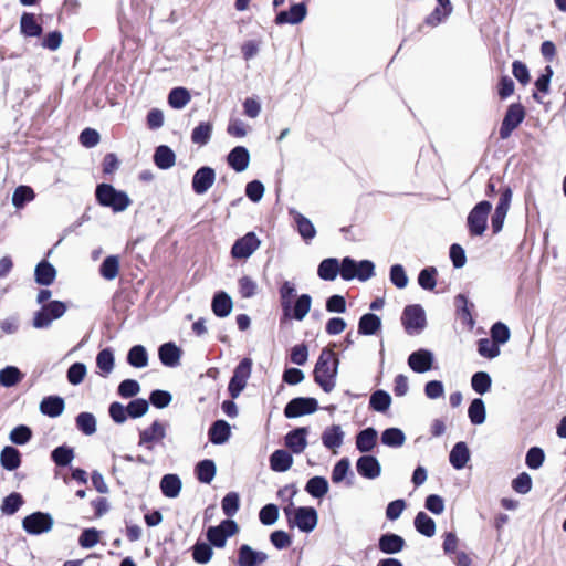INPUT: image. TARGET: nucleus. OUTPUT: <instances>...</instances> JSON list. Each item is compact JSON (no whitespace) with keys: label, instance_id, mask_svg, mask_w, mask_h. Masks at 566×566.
Segmentation results:
<instances>
[{"label":"nucleus","instance_id":"59","mask_svg":"<svg viewBox=\"0 0 566 566\" xmlns=\"http://www.w3.org/2000/svg\"><path fill=\"white\" fill-rule=\"evenodd\" d=\"M510 336H511V332H510L509 327L502 322H496L491 327V338L497 345H502V344H505L506 342H509Z\"/></svg>","mask_w":566,"mask_h":566},{"label":"nucleus","instance_id":"2","mask_svg":"<svg viewBox=\"0 0 566 566\" xmlns=\"http://www.w3.org/2000/svg\"><path fill=\"white\" fill-rule=\"evenodd\" d=\"M95 196L101 206L109 208L115 213L125 211L132 205L127 192L118 190L109 184H99L96 187Z\"/></svg>","mask_w":566,"mask_h":566},{"label":"nucleus","instance_id":"1","mask_svg":"<svg viewBox=\"0 0 566 566\" xmlns=\"http://www.w3.org/2000/svg\"><path fill=\"white\" fill-rule=\"evenodd\" d=\"M338 359L336 354L324 348L314 367V380L325 391L331 392L336 386Z\"/></svg>","mask_w":566,"mask_h":566},{"label":"nucleus","instance_id":"57","mask_svg":"<svg viewBox=\"0 0 566 566\" xmlns=\"http://www.w3.org/2000/svg\"><path fill=\"white\" fill-rule=\"evenodd\" d=\"M213 551L207 543H196L192 548V557L198 564H207L210 562Z\"/></svg>","mask_w":566,"mask_h":566},{"label":"nucleus","instance_id":"10","mask_svg":"<svg viewBox=\"0 0 566 566\" xmlns=\"http://www.w3.org/2000/svg\"><path fill=\"white\" fill-rule=\"evenodd\" d=\"M239 532V526L233 520H224L218 526H211L207 531L208 541L216 547L226 546L227 539Z\"/></svg>","mask_w":566,"mask_h":566},{"label":"nucleus","instance_id":"24","mask_svg":"<svg viewBox=\"0 0 566 566\" xmlns=\"http://www.w3.org/2000/svg\"><path fill=\"white\" fill-rule=\"evenodd\" d=\"M469 460L470 451L467 443L463 441L455 443L449 454L451 465L457 470H461L467 465Z\"/></svg>","mask_w":566,"mask_h":566},{"label":"nucleus","instance_id":"21","mask_svg":"<svg viewBox=\"0 0 566 566\" xmlns=\"http://www.w3.org/2000/svg\"><path fill=\"white\" fill-rule=\"evenodd\" d=\"M290 214L292 216L293 221L296 224L300 235L305 241L313 240L316 235V229L312 221L302 213H300L298 211H296L295 209H291Z\"/></svg>","mask_w":566,"mask_h":566},{"label":"nucleus","instance_id":"37","mask_svg":"<svg viewBox=\"0 0 566 566\" xmlns=\"http://www.w3.org/2000/svg\"><path fill=\"white\" fill-rule=\"evenodd\" d=\"M216 464L212 460L206 459L196 465V474L201 483L209 484L216 476Z\"/></svg>","mask_w":566,"mask_h":566},{"label":"nucleus","instance_id":"33","mask_svg":"<svg viewBox=\"0 0 566 566\" xmlns=\"http://www.w3.org/2000/svg\"><path fill=\"white\" fill-rule=\"evenodd\" d=\"M452 11H447L444 8L436 7L432 12L423 20L418 27V32H424V28H436L441 24Z\"/></svg>","mask_w":566,"mask_h":566},{"label":"nucleus","instance_id":"27","mask_svg":"<svg viewBox=\"0 0 566 566\" xmlns=\"http://www.w3.org/2000/svg\"><path fill=\"white\" fill-rule=\"evenodd\" d=\"M381 328V319L378 315L373 313L364 314L359 318L358 333L361 335H375Z\"/></svg>","mask_w":566,"mask_h":566},{"label":"nucleus","instance_id":"22","mask_svg":"<svg viewBox=\"0 0 566 566\" xmlns=\"http://www.w3.org/2000/svg\"><path fill=\"white\" fill-rule=\"evenodd\" d=\"M158 356L163 365L176 367L180 363L181 350L174 343H165L159 347Z\"/></svg>","mask_w":566,"mask_h":566},{"label":"nucleus","instance_id":"60","mask_svg":"<svg viewBox=\"0 0 566 566\" xmlns=\"http://www.w3.org/2000/svg\"><path fill=\"white\" fill-rule=\"evenodd\" d=\"M86 366L83 363L73 364L67 370V380L72 385H80L86 376Z\"/></svg>","mask_w":566,"mask_h":566},{"label":"nucleus","instance_id":"34","mask_svg":"<svg viewBox=\"0 0 566 566\" xmlns=\"http://www.w3.org/2000/svg\"><path fill=\"white\" fill-rule=\"evenodd\" d=\"M40 410L43 415L57 417L64 410V400L60 397H46L41 401Z\"/></svg>","mask_w":566,"mask_h":566},{"label":"nucleus","instance_id":"13","mask_svg":"<svg viewBox=\"0 0 566 566\" xmlns=\"http://www.w3.org/2000/svg\"><path fill=\"white\" fill-rule=\"evenodd\" d=\"M318 408V402L315 398L297 397L292 399L284 409V415L290 418H298L314 413Z\"/></svg>","mask_w":566,"mask_h":566},{"label":"nucleus","instance_id":"45","mask_svg":"<svg viewBox=\"0 0 566 566\" xmlns=\"http://www.w3.org/2000/svg\"><path fill=\"white\" fill-rule=\"evenodd\" d=\"M1 464L7 470H15L20 465V453L12 447H6L1 452Z\"/></svg>","mask_w":566,"mask_h":566},{"label":"nucleus","instance_id":"44","mask_svg":"<svg viewBox=\"0 0 566 566\" xmlns=\"http://www.w3.org/2000/svg\"><path fill=\"white\" fill-rule=\"evenodd\" d=\"M114 354L111 349L105 348L97 354L96 365L103 376L109 375L114 369Z\"/></svg>","mask_w":566,"mask_h":566},{"label":"nucleus","instance_id":"56","mask_svg":"<svg viewBox=\"0 0 566 566\" xmlns=\"http://www.w3.org/2000/svg\"><path fill=\"white\" fill-rule=\"evenodd\" d=\"M545 460V453L539 447H532L526 453L525 463L532 470L539 469Z\"/></svg>","mask_w":566,"mask_h":566},{"label":"nucleus","instance_id":"28","mask_svg":"<svg viewBox=\"0 0 566 566\" xmlns=\"http://www.w3.org/2000/svg\"><path fill=\"white\" fill-rule=\"evenodd\" d=\"M181 486V480L177 474H166L161 478L160 490L166 497H177L180 494Z\"/></svg>","mask_w":566,"mask_h":566},{"label":"nucleus","instance_id":"35","mask_svg":"<svg viewBox=\"0 0 566 566\" xmlns=\"http://www.w3.org/2000/svg\"><path fill=\"white\" fill-rule=\"evenodd\" d=\"M413 523L420 534L427 537H432L436 534V523L427 513L419 512Z\"/></svg>","mask_w":566,"mask_h":566},{"label":"nucleus","instance_id":"23","mask_svg":"<svg viewBox=\"0 0 566 566\" xmlns=\"http://www.w3.org/2000/svg\"><path fill=\"white\" fill-rule=\"evenodd\" d=\"M56 277L55 268L48 261L39 262L34 270L35 282L40 285H51Z\"/></svg>","mask_w":566,"mask_h":566},{"label":"nucleus","instance_id":"5","mask_svg":"<svg viewBox=\"0 0 566 566\" xmlns=\"http://www.w3.org/2000/svg\"><path fill=\"white\" fill-rule=\"evenodd\" d=\"M401 324L409 335L420 333L427 324L426 314L421 305H407L401 315Z\"/></svg>","mask_w":566,"mask_h":566},{"label":"nucleus","instance_id":"47","mask_svg":"<svg viewBox=\"0 0 566 566\" xmlns=\"http://www.w3.org/2000/svg\"><path fill=\"white\" fill-rule=\"evenodd\" d=\"M478 353L484 358L493 359L500 355V347L492 338H480Z\"/></svg>","mask_w":566,"mask_h":566},{"label":"nucleus","instance_id":"32","mask_svg":"<svg viewBox=\"0 0 566 566\" xmlns=\"http://www.w3.org/2000/svg\"><path fill=\"white\" fill-rule=\"evenodd\" d=\"M377 442V432L373 427H367V429L359 432L356 436V448L360 452H369L376 446Z\"/></svg>","mask_w":566,"mask_h":566},{"label":"nucleus","instance_id":"46","mask_svg":"<svg viewBox=\"0 0 566 566\" xmlns=\"http://www.w3.org/2000/svg\"><path fill=\"white\" fill-rule=\"evenodd\" d=\"M468 416L472 422V424H481L485 419V405L481 398H475L472 400L469 409Z\"/></svg>","mask_w":566,"mask_h":566},{"label":"nucleus","instance_id":"20","mask_svg":"<svg viewBox=\"0 0 566 566\" xmlns=\"http://www.w3.org/2000/svg\"><path fill=\"white\" fill-rule=\"evenodd\" d=\"M406 541L398 534L387 533L380 536L378 548L388 555L397 554L403 549Z\"/></svg>","mask_w":566,"mask_h":566},{"label":"nucleus","instance_id":"50","mask_svg":"<svg viewBox=\"0 0 566 566\" xmlns=\"http://www.w3.org/2000/svg\"><path fill=\"white\" fill-rule=\"evenodd\" d=\"M438 271L433 266L426 268L418 275V283L423 290L432 291L437 284Z\"/></svg>","mask_w":566,"mask_h":566},{"label":"nucleus","instance_id":"62","mask_svg":"<svg viewBox=\"0 0 566 566\" xmlns=\"http://www.w3.org/2000/svg\"><path fill=\"white\" fill-rule=\"evenodd\" d=\"M22 503L23 501L21 495L18 493H12L3 500L1 511L8 515L14 514L20 509Z\"/></svg>","mask_w":566,"mask_h":566},{"label":"nucleus","instance_id":"41","mask_svg":"<svg viewBox=\"0 0 566 566\" xmlns=\"http://www.w3.org/2000/svg\"><path fill=\"white\" fill-rule=\"evenodd\" d=\"M101 275L108 281L114 280L119 272V260L115 255L107 256L99 269Z\"/></svg>","mask_w":566,"mask_h":566},{"label":"nucleus","instance_id":"43","mask_svg":"<svg viewBox=\"0 0 566 566\" xmlns=\"http://www.w3.org/2000/svg\"><path fill=\"white\" fill-rule=\"evenodd\" d=\"M305 490L314 497H322L328 491V483L322 476H314L307 481Z\"/></svg>","mask_w":566,"mask_h":566},{"label":"nucleus","instance_id":"49","mask_svg":"<svg viewBox=\"0 0 566 566\" xmlns=\"http://www.w3.org/2000/svg\"><path fill=\"white\" fill-rule=\"evenodd\" d=\"M22 379V374L17 367L8 366L0 370V385L12 387Z\"/></svg>","mask_w":566,"mask_h":566},{"label":"nucleus","instance_id":"54","mask_svg":"<svg viewBox=\"0 0 566 566\" xmlns=\"http://www.w3.org/2000/svg\"><path fill=\"white\" fill-rule=\"evenodd\" d=\"M312 298L308 294H302L293 306V317L297 321L305 318L311 310Z\"/></svg>","mask_w":566,"mask_h":566},{"label":"nucleus","instance_id":"16","mask_svg":"<svg viewBox=\"0 0 566 566\" xmlns=\"http://www.w3.org/2000/svg\"><path fill=\"white\" fill-rule=\"evenodd\" d=\"M433 356L427 349H418L408 357V365L415 373H426L432 368Z\"/></svg>","mask_w":566,"mask_h":566},{"label":"nucleus","instance_id":"14","mask_svg":"<svg viewBox=\"0 0 566 566\" xmlns=\"http://www.w3.org/2000/svg\"><path fill=\"white\" fill-rule=\"evenodd\" d=\"M269 556L262 551H256L248 544H242L238 549V566H262Z\"/></svg>","mask_w":566,"mask_h":566},{"label":"nucleus","instance_id":"39","mask_svg":"<svg viewBox=\"0 0 566 566\" xmlns=\"http://www.w3.org/2000/svg\"><path fill=\"white\" fill-rule=\"evenodd\" d=\"M471 386L476 394L484 395L491 389V376L485 371H478L471 378Z\"/></svg>","mask_w":566,"mask_h":566},{"label":"nucleus","instance_id":"58","mask_svg":"<svg viewBox=\"0 0 566 566\" xmlns=\"http://www.w3.org/2000/svg\"><path fill=\"white\" fill-rule=\"evenodd\" d=\"M455 306L458 316L462 319V322L472 325L473 318L467 296L463 294H458L455 296Z\"/></svg>","mask_w":566,"mask_h":566},{"label":"nucleus","instance_id":"52","mask_svg":"<svg viewBox=\"0 0 566 566\" xmlns=\"http://www.w3.org/2000/svg\"><path fill=\"white\" fill-rule=\"evenodd\" d=\"M381 441L389 447H400L405 441V434L400 429L390 427L382 432Z\"/></svg>","mask_w":566,"mask_h":566},{"label":"nucleus","instance_id":"15","mask_svg":"<svg viewBox=\"0 0 566 566\" xmlns=\"http://www.w3.org/2000/svg\"><path fill=\"white\" fill-rule=\"evenodd\" d=\"M214 180V170L211 167H201L193 175L192 189L197 195H203L212 187Z\"/></svg>","mask_w":566,"mask_h":566},{"label":"nucleus","instance_id":"25","mask_svg":"<svg viewBox=\"0 0 566 566\" xmlns=\"http://www.w3.org/2000/svg\"><path fill=\"white\" fill-rule=\"evenodd\" d=\"M233 307L231 297L226 292H218L213 296L211 308L216 316L227 317Z\"/></svg>","mask_w":566,"mask_h":566},{"label":"nucleus","instance_id":"31","mask_svg":"<svg viewBox=\"0 0 566 566\" xmlns=\"http://www.w3.org/2000/svg\"><path fill=\"white\" fill-rule=\"evenodd\" d=\"M154 163L160 169H169L176 163V155L168 146L161 145L154 154Z\"/></svg>","mask_w":566,"mask_h":566},{"label":"nucleus","instance_id":"64","mask_svg":"<svg viewBox=\"0 0 566 566\" xmlns=\"http://www.w3.org/2000/svg\"><path fill=\"white\" fill-rule=\"evenodd\" d=\"M290 359L293 364L303 366L308 360V349L305 344H297L291 348Z\"/></svg>","mask_w":566,"mask_h":566},{"label":"nucleus","instance_id":"42","mask_svg":"<svg viewBox=\"0 0 566 566\" xmlns=\"http://www.w3.org/2000/svg\"><path fill=\"white\" fill-rule=\"evenodd\" d=\"M190 101L189 92L184 87H176L170 91L168 103L172 108L180 109L185 107Z\"/></svg>","mask_w":566,"mask_h":566},{"label":"nucleus","instance_id":"9","mask_svg":"<svg viewBox=\"0 0 566 566\" xmlns=\"http://www.w3.org/2000/svg\"><path fill=\"white\" fill-rule=\"evenodd\" d=\"M53 517L49 513L35 512L25 516L22 521L23 530L31 535H40L52 530Z\"/></svg>","mask_w":566,"mask_h":566},{"label":"nucleus","instance_id":"19","mask_svg":"<svg viewBox=\"0 0 566 566\" xmlns=\"http://www.w3.org/2000/svg\"><path fill=\"white\" fill-rule=\"evenodd\" d=\"M227 161L234 171L242 172L250 164L249 150L243 146H237L228 154Z\"/></svg>","mask_w":566,"mask_h":566},{"label":"nucleus","instance_id":"51","mask_svg":"<svg viewBox=\"0 0 566 566\" xmlns=\"http://www.w3.org/2000/svg\"><path fill=\"white\" fill-rule=\"evenodd\" d=\"M34 199V191L28 186H19L12 195V203L15 208H22L25 202Z\"/></svg>","mask_w":566,"mask_h":566},{"label":"nucleus","instance_id":"17","mask_svg":"<svg viewBox=\"0 0 566 566\" xmlns=\"http://www.w3.org/2000/svg\"><path fill=\"white\" fill-rule=\"evenodd\" d=\"M356 471L363 478L374 480L380 475L381 467L374 455H361L356 461Z\"/></svg>","mask_w":566,"mask_h":566},{"label":"nucleus","instance_id":"8","mask_svg":"<svg viewBox=\"0 0 566 566\" xmlns=\"http://www.w3.org/2000/svg\"><path fill=\"white\" fill-rule=\"evenodd\" d=\"M491 209L492 205L483 200L470 211L468 216V228L471 235H482L484 233Z\"/></svg>","mask_w":566,"mask_h":566},{"label":"nucleus","instance_id":"12","mask_svg":"<svg viewBox=\"0 0 566 566\" xmlns=\"http://www.w3.org/2000/svg\"><path fill=\"white\" fill-rule=\"evenodd\" d=\"M261 245L260 239L254 232H248L238 239L231 248V256L237 260L250 258Z\"/></svg>","mask_w":566,"mask_h":566},{"label":"nucleus","instance_id":"40","mask_svg":"<svg viewBox=\"0 0 566 566\" xmlns=\"http://www.w3.org/2000/svg\"><path fill=\"white\" fill-rule=\"evenodd\" d=\"M391 403V397L385 390H376L369 399V406L373 410L378 412L386 411Z\"/></svg>","mask_w":566,"mask_h":566},{"label":"nucleus","instance_id":"53","mask_svg":"<svg viewBox=\"0 0 566 566\" xmlns=\"http://www.w3.org/2000/svg\"><path fill=\"white\" fill-rule=\"evenodd\" d=\"M221 507L227 516L232 517L233 515H235L240 507L239 494L235 492L227 493L226 496L222 499Z\"/></svg>","mask_w":566,"mask_h":566},{"label":"nucleus","instance_id":"6","mask_svg":"<svg viewBox=\"0 0 566 566\" xmlns=\"http://www.w3.org/2000/svg\"><path fill=\"white\" fill-rule=\"evenodd\" d=\"M525 107L521 103L511 104L502 120L499 135L501 139H507L513 130H515L525 119Z\"/></svg>","mask_w":566,"mask_h":566},{"label":"nucleus","instance_id":"29","mask_svg":"<svg viewBox=\"0 0 566 566\" xmlns=\"http://www.w3.org/2000/svg\"><path fill=\"white\" fill-rule=\"evenodd\" d=\"M164 437V427H147L140 432V444L150 450L159 443Z\"/></svg>","mask_w":566,"mask_h":566},{"label":"nucleus","instance_id":"18","mask_svg":"<svg viewBox=\"0 0 566 566\" xmlns=\"http://www.w3.org/2000/svg\"><path fill=\"white\" fill-rule=\"evenodd\" d=\"M307 14V8L304 3H295L287 11H281L276 18V24H298Z\"/></svg>","mask_w":566,"mask_h":566},{"label":"nucleus","instance_id":"26","mask_svg":"<svg viewBox=\"0 0 566 566\" xmlns=\"http://www.w3.org/2000/svg\"><path fill=\"white\" fill-rule=\"evenodd\" d=\"M306 436L305 428H297L285 437V444L294 453H301L307 446Z\"/></svg>","mask_w":566,"mask_h":566},{"label":"nucleus","instance_id":"55","mask_svg":"<svg viewBox=\"0 0 566 566\" xmlns=\"http://www.w3.org/2000/svg\"><path fill=\"white\" fill-rule=\"evenodd\" d=\"M239 293L243 298H250L258 293V283L250 276H241L238 280Z\"/></svg>","mask_w":566,"mask_h":566},{"label":"nucleus","instance_id":"48","mask_svg":"<svg viewBox=\"0 0 566 566\" xmlns=\"http://www.w3.org/2000/svg\"><path fill=\"white\" fill-rule=\"evenodd\" d=\"M212 133V125L210 123H200L191 134V140L193 144L203 146L210 138Z\"/></svg>","mask_w":566,"mask_h":566},{"label":"nucleus","instance_id":"38","mask_svg":"<svg viewBox=\"0 0 566 566\" xmlns=\"http://www.w3.org/2000/svg\"><path fill=\"white\" fill-rule=\"evenodd\" d=\"M21 32L25 36H39L42 32L41 25L31 13H23L20 20Z\"/></svg>","mask_w":566,"mask_h":566},{"label":"nucleus","instance_id":"7","mask_svg":"<svg viewBox=\"0 0 566 566\" xmlns=\"http://www.w3.org/2000/svg\"><path fill=\"white\" fill-rule=\"evenodd\" d=\"M66 312V305L60 301H52L42 306L35 313L33 318V326L35 328H45L51 325L54 319L62 317Z\"/></svg>","mask_w":566,"mask_h":566},{"label":"nucleus","instance_id":"4","mask_svg":"<svg viewBox=\"0 0 566 566\" xmlns=\"http://www.w3.org/2000/svg\"><path fill=\"white\" fill-rule=\"evenodd\" d=\"M284 513L287 516L289 524L298 527L302 532H312L317 525V512L313 507H293L291 505L284 509Z\"/></svg>","mask_w":566,"mask_h":566},{"label":"nucleus","instance_id":"11","mask_svg":"<svg viewBox=\"0 0 566 566\" xmlns=\"http://www.w3.org/2000/svg\"><path fill=\"white\" fill-rule=\"evenodd\" d=\"M251 370L252 360L250 358H243L235 367L228 387L232 398L239 397L242 390L245 388L248 379L251 376Z\"/></svg>","mask_w":566,"mask_h":566},{"label":"nucleus","instance_id":"36","mask_svg":"<svg viewBox=\"0 0 566 566\" xmlns=\"http://www.w3.org/2000/svg\"><path fill=\"white\" fill-rule=\"evenodd\" d=\"M127 361L135 368H144L148 365V353L143 345L133 346L127 354Z\"/></svg>","mask_w":566,"mask_h":566},{"label":"nucleus","instance_id":"63","mask_svg":"<svg viewBox=\"0 0 566 566\" xmlns=\"http://www.w3.org/2000/svg\"><path fill=\"white\" fill-rule=\"evenodd\" d=\"M259 518L264 525H273L279 518V509L275 504H266L259 513Z\"/></svg>","mask_w":566,"mask_h":566},{"label":"nucleus","instance_id":"3","mask_svg":"<svg viewBox=\"0 0 566 566\" xmlns=\"http://www.w3.org/2000/svg\"><path fill=\"white\" fill-rule=\"evenodd\" d=\"M340 273L344 280L354 279V261L349 258L343 260L339 266L338 260L334 258L325 259L318 265L317 274L322 280L333 281Z\"/></svg>","mask_w":566,"mask_h":566},{"label":"nucleus","instance_id":"30","mask_svg":"<svg viewBox=\"0 0 566 566\" xmlns=\"http://www.w3.org/2000/svg\"><path fill=\"white\" fill-rule=\"evenodd\" d=\"M293 464L292 455L285 450H276L270 457V467L275 472H285Z\"/></svg>","mask_w":566,"mask_h":566},{"label":"nucleus","instance_id":"61","mask_svg":"<svg viewBox=\"0 0 566 566\" xmlns=\"http://www.w3.org/2000/svg\"><path fill=\"white\" fill-rule=\"evenodd\" d=\"M390 281L398 289H405L408 284V276L402 265L395 264L390 268Z\"/></svg>","mask_w":566,"mask_h":566}]
</instances>
